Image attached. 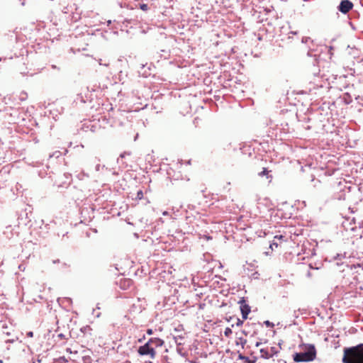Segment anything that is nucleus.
Masks as SVG:
<instances>
[{
  "label": "nucleus",
  "instance_id": "1",
  "mask_svg": "<svg viewBox=\"0 0 363 363\" xmlns=\"http://www.w3.org/2000/svg\"><path fill=\"white\" fill-rule=\"evenodd\" d=\"M342 362L344 363H363V344L345 348Z\"/></svg>",
  "mask_w": 363,
  "mask_h": 363
},
{
  "label": "nucleus",
  "instance_id": "2",
  "mask_svg": "<svg viewBox=\"0 0 363 363\" xmlns=\"http://www.w3.org/2000/svg\"><path fill=\"white\" fill-rule=\"evenodd\" d=\"M316 351L313 345H310L307 350L303 352H296L293 355L296 362H310L315 358Z\"/></svg>",
  "mask_w": 363,
  "mask_h": 363
},
{
  "label": "nucleus",
  "instance_id": "3",
  "mask_svg": "<svg viewBox=\"0 0 363 363\" xmlns=\"http://www.w3.org/2000/svg\"><path fill=\"white\" fill-rule=\"evenodd\" d=\"M138 352L140 355H150V358L154 359L155 357L156 352L155 347L148 344H145L143 346L139 347Z\"/></svg>",
  "mask_w": 363,
  "mask_h": 363
},
{
  "label": "nucleus",
  "instance_id": "4",
  "mask_svg": "<svg viewBox=\"0 0 363 363\" xmlns=\"http://www.w3.org/2000/svg\"><path fill=\"white\" fill-rule=\"evenodd\" d=\"M353 8V4L350 0H342L338 6V10L346 14Z\"/></svg>",
  "mask_w": 363,
  "mask_h": 363
},
{
  "label": "nucleus",
  "instance_id": "5",
  "mask_svg": "<svg viewBox=\"0 0 363 363\" xmlns=\"http://www.w3.org/2000/svg\"><path fill=\"white\" fill-rule=\"evenodd\" d=\"M239 303L240 304V311L242 313V317L244 320L247 318L248 314L250 313V307L249 305L245 303V301L242 298L240 301Z\"/></svg>",
  "mask_w": 363,
  "mask_h": 363
},
{
  "label": "nucleus",
  "instance_id": "6",
  "mask_svg": "<svg viewBox=\"0 0 363 363\" xmlns=\"http://www.w3.org/2000/svg\"><path fill=\"white\" fill-rule=\"evenodd\" d=\"M279 349L278 347H270L269 351L266 352L267 353L266 358L269 359V358L272 357V356L279 353Z\"/></svg>",
  "mask_w": 363,
  "mask_h": 363
},
{
  "label": "nucleus",
  "instance_id": "7",
  "mask_svg": "<svg viewBox=\"0 0 363 363\" xmlns=\"http://www.w3.org/2000/svg\"><path fill=\"white\" fill-rule=\"evenodd\" d=\"M258 176L261 177L266 176L267 179H269V182H271L272 176L269 175V171L267 168L264 167L262 171L258 173Z\"/></svg>",
  "mask_w": 363,
  "mask_h": 363
},
{
  "label": "nucleus",
  "instance_id": "8",
  "mask_svg": "<svg viewBox=\"0 0 363 363\" xmlns=\"http://www.w3.org/2000/svg\"><path fill=\"white\" fill-rule=\"evenodd\" d=\"M153 347L155 346L156 347L162 346L164 343L163 340L160 338L155 337L153 338Z\"/></svg>",
  "mask_w": 363,
  "mask_h": 363
},
{
  "label": "nucleus",
  "instance_id": "9",
  "mask_svg": "<svg viewBox=\"0 0 363 363\" xmlns=\"http://www.w3.org/2000/svg\"><path fill=\"white\" fill-rule=\"evenodd\" d=\"M77 177L79 179L82 180L84 177H89L88 174L85 173L84 172H81L77 175Z\"/></svg>",
  "mask_w": 363,
  "mask_h": 363
},
{
  "label": "nucleus",
  "instance_id": "10",
  "mask_svg": "<svg viewBox=\"0 0 363 363\" xmlns=\"http://www.w3.org/2000/svg\"><path fill=\"white\" fill-rule=\"evenodd\" d=\"M232 330L230 328H226L224 331V335L226 337H229L232 334Z\"/></svg>",
  "mask_w": 363,
  "mask_h": 363
},
{
  "label": "nucleus",
  "instance_id": "11",
  "mask_svg": "<svg viewBox=\"0 0 363 363\" xmlns=\"http://www.w3.org/2000/svg\"><path fill=\"white\" fill-rule=\"evenodd\" d=\"M140 9H142L143 11H146L148 10V6L146 4H140Z\"/></svg>",
  "mask_w": 363,
  "mask_h": 363
},
{
  "label": "nucleus",
  "instance_id": "12",
  "mask_svg": "<svg viewBox=\"0 0 363 363\" xmlns=\"http://www.w3.org/2000/svg\"><path fill=\"white\" fill-rule=\"evenodd\" d=\"M61 156V152L60 151H55L52 153V155H50V157H55L56 158H58L59 157Z\"/></svg>",
  "mask_w": 363,
  "mask_h": 363
},
{
  "label": "nucleus",
  "instance_id": "13",
  "mask_svg": "<svg viewBox=\"0 0 363 363\" xmlns=\"http://www.w3.org/2000/svg\"><path fill=\"white\" fill-rule=\"evenodd\" d=\"M309 41H311V38H309V37L302 38L301 42L303 43H308Z\"/></svg>",
  "mask_w": 363,
  "mask_h": 363
},
{
  "label": "nucleus",
  "instance_id": "14",
  "mask_svg": "<svg viewBox=\"0 0 363 363\" xmlns=\"http://www.w3.org/2000/svg\"><path fill=\"white\" fill-rule=\"evenodd\" d=\"M235 319H236L235 325H236L237 326H238V327H239V326L242 325V324H243V321H242V320H240V318H236Z\"/></svg>",
  "mask_w": 363,
  "mask_h": 363
},
{
  "label": "nucleus",
  "instance_id": "15",
  "mask_svg": "<svg viewBox=\"0 0 363 363\" xmlns=\"http://www.w3.org/2000/svg\"><path fill=\"white\" fill-rule=\"evenodd\" d=\"M91 358L89 357H84L83 358V362L84 363H91Z\"/></svg>",
  "mask_w": 363,
  "mask_h": 363
},
{
  "label": "nucleus",
  "instance_id": "16",
  "mask_svg": "<svg viewBox=\"0 0 363 363\" xmlns=\"http://www.w3.org/2000/svg\"><path fill=\"white\" fill-rule=\"evenodd\" d=\"M105 166H101L99 164H96V167H95V169L96 172H99L101 168H104Z\"/></svg>",
  "mask_w": 363,
  "mask_h": 363
},
{
  "label": "nucleus",
  "instance_id": "17",
  "mask_svg": "<svg viewBox=\"0 0 363 363\" xmlns=\"http://www.w3.org/2000/svg\"><path fill=\"white\" fill-rule=\"evenodd\" d=\"M153 338H150L145 344H148V345L153 346Z\"/></svg>",
  "mask_w": 363,
  "mask_h": 363
},
{
  "label": "nucleus",
  "instance_id": "18",
  "mask_svg": "<svg viewBox=\"0 0 363 363\" xmlns=\"http://www.w3.org/2000/svg\"><path fill=\"white\" fill-rule=\"evenodd\" d=\"M239 359H242V360H247V359H248V357L243 356L242 354H239Z\"/></svg>",
  "mask_w": 363,
  "mask_h": 363
},
{
  "label": "nucleus",
  "instance_id": "19",
  "mask_svg": "<svg viewBox=\"0 0 363 363\" xmlns=\"http://www.w3.org/2000/svg\"><path fill=\"white\" fill-rule=\"evenodd\" d=\"M260 352H261V353H262V354H262V356H264V357L266 358V354H267L266 352H267V350H265L264 349H262V350H260Z\"/></svg>",
  "mask_w": 363,
  "mask_h": 363
},
{
  "label": "nucleus",
  "instance_id": "20",
  "mask_svg": "<svg viewBox=\"0 0 363 363\" xmlns=\"http://www.w3.org/2000/svg\"><path fill=\"white\" fill-rule=\"evenodd\" d=\"M27 336L29 337H32L33 336V333L32 331L28 332Z\"/></svg>",
  "mask_w": 363,
  "mask_h": 363
},
{
  "label": "nucleus",
  "instance_id": "21",
  "mask_svg": "<svg viewBox=\"0 0 363 363\" xmlns=\"http://www.w3.org/2000/svg\"><path fill=\"white\" fill-rule=\"evenodd\" d=\"M142 196H143V192H142V191H139L138 192V197L139 199H141V198H142Z\"/></svg>",
  "mask_w": 363,
  "mask_h": 363
},
{
  "label": "nucleus",
  "instance_id": "22",
  "mask_svg": "<svg viewBox=\"0 0 363 363\" xmlns=\"http://www.w3.org/2000/svg\"><path fill=\"white\" fill-rule=\"evenodd\" d=\"M265 325H267V326H271V325H273L272 323H271L269 320H266L264 322Z\"/></svg>",
  "mask_w": 363,
  "mask_h": 363
},
{
  "label": "nucleus",
  "instance_id": "23",
  "mask_svg": "<svg viewBox=\"0 0 363 363\" xmlns=\"http://www.w3.org/2000/svg\"><path fill=\"white\" fill-rule=\"evenodd\" d=\"M342 257V255L337 254V256L335 257V259H341Z\"/></svg>",
  "mask_w": 363,
  "mask_h": 363
},
{
  "label": "nucleus",
  "instance_id": "24",
  "mask_svg": "<svg viewBox=\"0 0 363 363\" xmlns=\"http://www.w3.org/2000/svg\"><path fill=\"white\" fill-rule=\"evenodd\" d=\"M152 329H147V335H152Z\"/></svg>",
  "mask_w": 363,
  "mask_h": 363
},
{
  "label": "nucleus",
  "instance_id": "25",
  "mask_svg": "<svg viewBox=\"0 0 363 363\" xmlns=\"http://www.w3.org/2000/svg\"><path fill=\"white\" fill-rule=\"evenodd\" d=\"M247 363H255V361H251L249 358L247 360H244Z\"/></svg>",
  "mask_w": 363,
  "mask_h": 363
},
{
  "label": "nucleus",
  "instance_id": "26",
  "mask_svg": "<svg viewBox=\"0 0 363 363\" xmlns=\"http://www.w3.org/2000/svg\"><path fill=\"white\" fill-rule=\"evenodd\" d=\"M241 340H242V347H244V345L246 343L247 341H246V340H242V339H241Z\"/></svg>",
  "mask_w": 363,
  "mask_h": 363
},
{
  "label": "nucleus",
  "instance_id": "27",
  "mask_svg": "<svg viewBox=\"0 0 363 363\" xmlns=\"http://www.w3.org/2000/svg\"><path fill=\"white\" fill-rule=\"evenodd\" d=\"M162 214L164 216H167L168 215V212L167 211H164Z\"/></svg>",
  "mask_w": 363,
  "mask_h": 363
},
{
  "label": "nucleus",
  "instance_id": "28",
  "mask_svg": "<svg viewBox=\"0 0 363 363\" xmlns=\"http://www.w3.org/2000/svg\"><path fill=\"white\" fill-rule=\"evenodd\" d=\"M143 339H145V336H143V338L139 339V340H138V341H139L140 342H141L143 340Z\"/></svg>",
  "mask_w": 363,
  "mask_h": 363
},
{
  "label": "nucleus",
  "instance_id": "29",
  "mask_svg": "<svg viewBox=\"0 0 363 363\" xmlns=\"http://www.w3.org/2000/svg\"><path fill=\"white\" fill-rule=\"evenodd\" d=\"M111 23V21L109 20V21H107V25L108 26H109Z\"/></svg>",
  "mask_w": 363,
  "mask_h": 363
},
{
  "label": "nucleus",
  "instance_id": "30",
  "mask_svg": "<svg viewBox=\"0 0 363 363\" xmlns=\"http://www.w3.org/2000/svg\"><path fill=\"white\" fill-rule=\"evenodd\" d=\"M291 33L294 34V35H296L297 33V32H294V31H291Z\"/></svg>",
  "mask_w": 363,
  "mask_h": 363
},
{
  "label": "nucleus",
  "instance_id": "31",
  "mask_svg": "<svg viewBox=\"0 0 363 363\" xmlns=\"http://www.w3.org/2000/svg\"><path fill=\"white\" fill-rule=\"evenodd\" d=\"M260 344H261L260 342H257V343H256V347L259 346V345H260Z\"/></svg>",
  "mask_w": 363,
  "mask_h": 363
},
{
  "label": "nucleus",
  "instance_id": "32",
  "mask_svg": "<svg viewBox=\"0 0 363 363\" xmlns=\"http://www.w3.org/2000/svg\"><path fill=\"white\" fill-rule=\"evenodd\" d=\"M120 156H121V157H125V154L124 153L121 154Z\"/></svg>",
  "mask_w": 363,
  "mask_h": 363
},
{
  "label": "nucleus",
  "instance_id": "33",
  "mask_svg": "<svg viewBox=\"0 0 363 363\" xmlns=\"http://www.w3.org/2000/svg\"><path fill=\"white\" fill-rule=\"evenodd\" d=\"M122 61H123V60L121 58L118 59V62H122Z\"/></svg>",
  "mask_w": 363,
  "mask_h": 363
},
{
  "label": "nucleus",
  "instance_id": "34",
  "mask_svg": "<svg viewBox=\"0 0 363 363\" xmlns=\"http://www.w3.org/2000/svg\"><path fill=\"white\" fill-rule=\"evenodd\" d=\"M19 269H23L22 265H20V266H19Z\"/></svg>",
  "mask_w": 363,
  "mask_h": 363
},
{
  "label": "nucleus",
  "instance_id": "35",
  "mask_svg": "<svg viewBox=\"0 0 363 363\" xmlns=\"http://www.w3.org/2000/svg\"><path fill=\"white\" fill-rule=\"evenodd\" d=\"M0 363H3V360L2 359H0Z\"/></svg>",
  "mask_w": 363,
  "mask_h": 363
},
{
  "label": "nucleus",
  "instance_id": "36",
  "mask_svg": "<svg viewBox=\"0 0 363 363\" xmlns=\"http://www.w3.org/2000/svg\"><path fill=\"white\" fill-rule=\"evenodd\" d=\"M145 363H152V362H146Z\"/></svg>",
  "mask_w": 363,
  "mask_h": 363
}]
</instances>
